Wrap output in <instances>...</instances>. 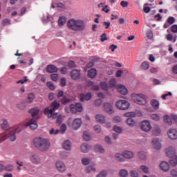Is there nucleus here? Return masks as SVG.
I'll use <instances>...</instances> for the list:
<instances>
[{"label": "nucleus", "instance_id": "3c124183", "mask_svg": "<svg viewBox=\"0 0 177 177\" xmlns=\"http://www.w3.org/2000/svg\"><path fill=\"white\" fill-rule=\"evenodd\" d=\"M151 119L153 120H160V116L157 115V113H152V115H151Z\"/></svg>", "mask_w": 177, "mask_h": 177}, {"label": "nucleus", "instance_id": "aec40b11", "mask_svg": "<svg viewBox=\"0 0 177 177\" xmlns=\"http://www.w3.org/2000/svg\"><path fill=\"white\" fill-rule=\"evenodd\" d=\"M97 75V71L95 68H91L88 71V77L89 78H95Z\"/></svg>", "mask_w": 177, "mask_h": 177}, {"label": "nucleus", "instance_id": "393cba45", "mask_svg": "<svg viewBox=\"0 0 177 177\" xmlns=\"http://www.w3.org/2000/svg\"><path fill=\"white\" fill-rule=\"evenodd\" d=\"M29 114H31L32 117L34 118L35 115L39 114V109L37 107L32 108L28 111Z\"/></svg>", "mask_w": 177, "mask_h": 177}, {"label": "nucleus", "instance_id": "49530a36", "mask_svg": "<svg viewBox=\"0 0 177 177\" xmlns=\"http://www.w3.org/2000/svg\"><path fill=\"white\" fill-rule=\"evenodd\" d=\"M66 129H67V127L66 126V124H63L60 127V129H59V131L60 133H64V132H66Z\"/></svg>", "mask_w": 177, "mask_h": 177}, {"label": "nucleus", "instance_id": "9d476101", "mask_svg": "<svg viewBox=\"0 0 177 177\" xmlns=\"http://www.w3.org/2000/svg\"><path fill=\"white\" fill-rule=\"evenodd\" d=\"M167 134L169 139H172V140L177 139V130L176 129H169L167 131Z\"/></svg>", "mask_w": 177, "mask_h": 177}, {"label": "nucleus", "instance_id": "1a4fd4ad", "mask_svg": "<svg viewBox=\"0 0 177 177\" xmlns=\"http://www.w3.org/2000/svg\"><path fill=\"white\" fill-rule=\"evenodd\" d=\"M57 97L61 98L60 101L62 104H67V97L64 95V92L60 90L58 93L57 94Z\"/></svg>", "mask_w": 177, "mask_h": 177}, {"label": "nucleus", "instance_id": "c9c22d12", "mask_svg": "<svg viewBox=\"0 0 177 177\" xmlns=\"http://www.w3.org/2000/svg\"><path fill=\"white\" fill-rule=\"evenodd\" d=\"M83 139L88 142V140H91V136L89 134L88 131H84L83 133Z\"/></svg>", "mask_w": 177, "mask_h": 177}, {"label": "nucleus", "instance_id": "e433bc0d", "mask_svg": "<svg viewBox=\"0 0 177 177\" xmlns=\"http://www.w3.org/2000/svg\"><path fill=\"white\" fill-rule=\"evenodd\" d=\"M119 175L120 177H128L129 173L127 169H120V171H119Z\"/></svg>", "mask_w": 177, "mask_h": 177}, {"label": "nucleus", "instance_id": "b1692460", "mask_svg": "<svg viewBox=\"0 0 177 177\" xmlns=\"http://www.w3.org/2000/svg\"><path fill=\"white\" fill-rule=\"evenodd\" d=\"M1 129L3 131H8L9 129V122L6 119L2 120V123L1 124Z\"/></svg>", "mask_w": 177, "mask_h": 177}, {"label": "nucleus", "instance_id": "c756f323", "mask_svg": "<svg viewBox=\"0 0 177 177\" xmlns=\"http://www.w3.org/2000/svg\"><path fill=\"white\" fill-rule=\"evenodd\" d=\"M66 21H67V18L64 16H61L59 17V19H58V26H64Z\"/></svg>", "mask_w": 177, "mask_h": 177}, {"label": "nucleus", "instance_id": "f257e3e1", "mask_svg": "<svg viewBox=\"0 0 177 177\" xmlns=\"http://www.w3.org/2000/svg\"><path fill=\"white\" fill-rule=\"evenodd\" d=\"M86 26L85 21L82 19H70L68 20V27L73 31H84Z\"/></svg>", "mask_w": 177, "mask_h": 177}, {"label": "nucleus", "instance_id": "cd10ccee", "mask_svg": "<svg viewBox=\"0 0 177 177\" xmlns=\"http://www.w3.org/2000/svg\"><path fill=\"white\" fill-rule=\"evenodd\" d=\"M30 158L33 164H39L41 162V158L38 156H31Z\"/></svg>", "mask_w": 177, "mask_h": 177}, {"label": "nucleus", "instance_id": "09e8293b", "mask_svg": "<svg viewBox=\"0 0 177 177\" xmlns=\"http://www.w3.org/2000/svg\"><path fill=\"white\" fill-rule=\"evenodd\" d=\"M117 82H116V80H115V78H112L111 80H110L109 81V85L111 88H113L114 86H115Z\"/></svg>", "mask_w": 177, "mask_h": 177}, {"label": "nucleus", "instance_id": "c03bdc74", "mask_svg": "<svg viewBox=\"0 0 177 177\" xmlns=\"http://www.w3.org/2000/svg\"><path fill=\"white\" fill-rule=\"evenodd\" d=\"M140 169L142 171V172H145V174H149V167H147V165H141Z\"/></svg>", "mask_w": 177, "mask_h": 177}, {"label": "nucleus", "instance_id": "f03ea898", "mask_svg": "<svg viewBox=\"0 0 177 177\" xmlns=\"http://www.w3.org/2000/svg\"><path fill=\"white\" fill-rule=\"evenodd\" d=\"M33 145L39 151H48L50 147V142L46 138L37 137L34 139Z\"/></svg>", "mask_w": 177, "mask_h": 177}, {"label": "nucleus", "instance_id": "4d7b16f0", "mask_svg": "<svg viewBox=\"0 0 177 177\" xmlns=\"http://www.w3.org/2000/svg\"><path fill=\"white\" fill-rule=\"evenodd\" d=\"M68 66L70 68H75L76 66V64L75 61L71 60L68 62Z\"/></svg>", "mask_w": 177, "mask_h": 177}, {"label": "nucleus", "instance_id": "5701e85b", "mask_svg": "<svg viewBox=\"0 0 177 177\" xmlns=\"http://www.w3.org/2000/svg\"><path fill=\"white\" fill-rule=\"evenodd\" d=\"M151 104L154 109H159L160 108V102L157 99H151Z\"/></svg>", "mask_w": 177, "mask_h": 177}, {"label": "nucleus", "instance_id": "680f3d73", "mask_svg": "<svg viewBox=\"0 0 177 177\" xmlns=\"http://www.w3.org/2000/svg\"><path fill=\"white\" fill-rule=\"evenodd\" d=\"M2 26H8V24H10V20L8 19H5L1 22Z\"/></svg>", "mask_w": 177, "mask_h": 177}, {"label": "nucleus", "instance_id": "dca6fc26", "mask_svg": "<svg viewBox=\"0 0 177 177\" xmlns=\"http://www.w3.org/2000/svg\"><path fill=\"white\" fill-rule=\"evenodd\" d=\"M46 71L47 73L52 74L53 73H57V71H59V69L57 68V67H56V66L50 64L47 66Z\"/></svg>", "mask_w": 177, "mask_h": 177}, {"label": "nucleus", "instance_id": "ddd939ff", "mask_svg": "<svg viewBox=\"0 0 177 177\" xmlns=\"http://www.w3.org/2000/svg\"><path fill=\"white\" fill-rule=\"evenodd\" d=\"M71 77L73 80H79V78H80V72L79 69H73L71 72Z\"/></svg>", "mask_w": 177, "mask_h": 177}, {"label": "nucleus", "instance_id": "37998d69", "mask_svg": "<svg viewBox=\"0 0 177 177\" xmlns=\"http://www.w3.org/2000/svg\"><path fill=\"white\" fill-rule=\"evenodd\" d=\"M141 68L142 69H149V62H147V61H144V62L141 64Z\"/></svg>", "mask_w": 177, "mask_h": 177}, {"label": "nucleus", "instance_id": "20e7f679", "mask_svg": "<svg viewBox=\"0 0 177 177\" xmlns=\"http://www.w3.org/2000/svg\"><path fill=\"white\" fill-rule=\"evenodd\" d=\"M129 106H130L129 102L124 99H121L120 100H118V102H116V107L118 109H120L122 111H125L126 109H129Z\"/></svg>", "mask_w": 177, "mask_h": 177}, {"label": "nucleus", "instance_id": "13d9d810", "mask_svg": "<svg viewBox=\"0 0 177 177\" xmlns=\"http://www.w3.org/2000/svg\"><path fill=\"white\" fill-rule=\"evenodd\" d=\"M111 23L110 21H104L103 26H104L105 28L109 30L111 27Z\"/></svg>", "mask_w": 177, "mask_h": 177}, {"label": "nucleus", "instance_id": "8fccbe9b", "mask_svg": "<svg viewBox=\"0 0 177 177\" xmlns=\"http://www.w3.org/2000/svg\"><path fill=\"white\" fill-rule=\"evenodd\" d=\"M60 133V130L59 129L55 130V129L53 128L51 129L49 132L50 135H57V133Z\"/></svg>", "mask_w": 177, "mask_h": 177}, {"label": "nucleus", "instance_id": "58836bf2", "mask_svg": "<svg viewBox=\"0 0 177 177\" xmlns=\"http://www.w3.org/2000/svg\"><path fill=\"white\" fill-rule=\"evenodd\" d=\"M57 113H55V111H50V115H48V118L55 120V118H57Z\"/></svg>", "mask_w": 177, "mask_h": 177}, {"label": "nucleus", "instance_id": "6e6d98bb", "mask_svg": "<svg viewBox=\"0 0 177 177\" xmlns=\"http://www.w3.org/2000/svg\"><path fill=\"white\" fill-rule=\"evenodd\" d=\"M147 36L149 39H151V38H153V31H151V30H148L147 32Z\"/></svg>", "mask_w": 177, "mask_h": 177}, {"label": "nucleus", "instance_id": "473e14b6", "mask_svg": "<svg viewBox=\"0 0 177 177\" xmlns=\"http://www.w3.org/2000/svg\"><path fill=\"white\" fill-rule=\"evenodd\" d=\"M81 150L83 153H88V151L90 150V147L88 145H87V143H83V145L81 146Z\"/></svg>", "mask_w": 177, "mask_h": 177}, {"label": "nucleus", "instance_id": "f8f14e48", "mask_svg": "<svg viewBox=\"0 0 177 177\" xmlns=\"http://www.w3.org/2000/svg\"><path fill=\"white\" fill-rule=\"evenodd\" d=\"M27 127H30V129L35 130L38 128V123L37 120H34V119H31L28 122L26 123Z\"/></svg>", "mask_w": 177, "mask_h": 177}, {"label": "nucleus", "instance_id": "864d4df0", "mask_svg": "<svg viewBox=\"0 0 177 177\" xmlns=\"http://www.w3.org/2000/svg\"><path fill=\"white\" fill-rule=\"evenodd\" d=\"M100 86L102 89H104L105 91H108L109 86L107 85L106 82H101Z\"/></svg>", "mask_w": 177, "mask_h": 177}, {"label": "nucleus", "instance_id": "bb28decb", "mask_svg": "<svg viewBox=\"0 0 177 177\" xmlns=\"http://www.w3.org/2000/svg\"><path fill=\"white\" fill-rule=\"evenodd\" d=\"M60 107V103L57 102V101H54L51 104V111H56Z\"/></svg>", "mask_w": 177, "mask_h": 177}, {"label": "nucleus", "instance_id": "4be33fe9", "mask_svg": "<svg viewBox=\"0 0 177 177\" xmlns=\"http://www.w3.org/2000/svg\"><path fill=\"white\" fill-rule=\"evenodd\" d=\"M117 89L120 93H122V95H127L128 91L124 85H118Z\"/></svg>", "mask_w": 177, "mask_h": 177}, {"label": "nucleus", "instance_id": "0eeeda50", "mask_svg": "<svg viewBox=\"0 0 177 177\" xmlns=\"http://www.w3.org/2000/svg\"><path fill=\"white\" fill-rule=\"evenodd\" d=\"M141 129L144 131H150L152 129V126L149 120H143L141 122Z\"/></svg>", "mask_w": 177, "mask_h": 177}, {"label": "nucleus", "instance_id": "5fc2aeb1", "mask_svg": "<svg viewBox=\"0 0 177 177\" xmlns=\"http://www.w3.org/2000/svg\"><path fill=\"white\" fill-rule=\"evenodd\" d=\"M113 121L114 122V123H120V122H122V118H120V116H115V118H113Z\"/></svg>", "mask_w": 177, "mask_h": 177}, {"label": "nucleus", "instance_id": "4468645a", "mask_svg": "<svg viewBox=\"0 0 177 177\" xmlns=\"http://www.w3.org/2000/svg\"><path fill=\"white\" fill-rule=\"evenodd\" d=\"M79 97L81 102H84V100H90V99L92 97V94L91 92L86 93V95H84V93H80Z\"/></svg>", "mask_w": 177, "mask_h": 177}, {"label": "nucleus", "instance_id": "f704fd0d", "mask_svg": "<svg viewBox=\"0 0 177 177\" xmlns=\"http://www.w3.org/2000/svg\"><path fill=\"white\" fill-rule=\"evenodd\" d=\"M95 119L97 122H100V123H105L106 122V118L102 115H97Z\"/></svg>", "mask_w": 177, "mask_h": 177}, {"label": "nucleus", "instance_id": "7ed1b4c3", "mask_svg": "<svg viewBox=\"0 0 177 177\" xmlns=\"http://www.w3.org/2000/svg\"><path fill=\"white\" fill-rule=\"evenodd\" d=\"M133 100L138 104H146L147 102V97L146 95H143V93H133L132 95Z\"/></svg>", "mask_w": 177, "mask_h": 177}, {"label": "nucleus", "instance_id": "2eb2a0df", "mask_svg": "<svg viewBox=\"0 0 177 177\" xmlns=\"http://www.w3.org/2000/svg\"><path fill=\"white\" fill-rule=\"evenodd\" d=\"M82 122V119L77 118V119H75L73 122V128L75 130H77V129H80V127H81Z\"/></svg>", "mask_w": 177, "mask_h": 177}, {"label": "nucleus", "instance_id": "bf43d9fd", "mask_svg": "<svg viewBox=\"0 0 177 177\" xmlns=\"http://www.w3.org/2000/svg\"><path fill=\"white\" fill-rule=\"evenodd\" d=\"M90 163V159L89 158H83L82 160V164H83V165H88V164Z\"/></svg>", "mask_w": 177, "mask_h": 177}, {"label": "nucleus", "instance_id": "338daca9", "mask_svg": "<svg viewBox=\"0 0 177 177\" xmlns=\"http://www.w3.org/2000/svg\"><path fill=\"white\" fill-rule=\"evenodd\" d=\"M106 175H107V171H101V173H100V174H98L97 177H106Z\"/></svg>", "mask_w": 177, "mask_h": 177}, {"label": "nucleus", "instance_id": "0e129e2a", "mask_svg": "<svg viewBox=\"0 0 177 177\" xmlns=\"http://www.w3.org/2000/svg\"><path fill=\"white\" fill-rule=\"evenodd\" d=\"M28 81V79H27V77H24V79L18 80L17 82V84H24V82H27Z\"/></svg>", "mask_w": 177, "mask_h": 177}, {"label": "nucleus", "instance_id": "a18cd8bd", "mask_svg": "<svg viewBox=\"0 0 177 177\" xmlns=\"http://www.w3.org/2000/svg\"><path fill=\"white\" fill-rule=\"evenodd\" d=\"M4 171H8V172H12V171H13V165H8L7 166H4Z\"/></svg>", "mask_w": 177, "mask_h": 177}, {"label": "nucleus", "instance_id": "e2e57ef3", "mask_svg": "<svg viewBox=\"0 0 177 177\" xmlns=\"http://www.w3.org/2000/svg\"><path fill=\"white\" fill-rule=\"evenodd\" d=\"M153 131L154 133V134H159L161 131L160 127H158V126L156 127L153 128Z\"/></svg>", "mask_w": 177, "mask_h": 177}, {"label": "nucleus", "instance_id": "a19ab883", "mask_svg": "<svg viewBox=\"0 0 177 177\" xmlns=\"http://www.w3.org/2000/svg\"><path fill=\"white\" fill-rule=\"evenodd\" d=\"M66 116H62V115H59L57 117V125H60L62 122H63V118H64Z\"/></svg>", "mask_w": 177, "mask_h": 177}, {"label": "nucleus", "instance_id": "7c9ffc66", "mask_svg": "<svg viewBox=\"0 0 177 177\" xmlns=\"http://www.w3.org/2000/svg\"><path fill=\"white\" fill-rule=\"evenodd\" d=\"M16 107L19 110H24L25 109H27L26 102H21L16 104Z\"/></svg>", "mask_w": 177, "mask_h": 177}, {"label": "nucleus", "instance_id": "f3484780", "mask_svg": "<svg viewBox=\"0 0 177 177\" xmlns=\"http://www.w3.org/2000/svg\"><path fill=\"white\" fill-rule=\"evenodd\" d=\"M105 5V6H104ZM98 8H102V12H105V13H109L110 12V8L109 6V4H106V1H104V3H100L97 5Z\"/></svg>", "mask_w": 177, "mask_h": 177}, {"label": "nucleus", "instance_id": "412c9836", "mask_svg": "<svg viewBox=\"0 0 177 177\" xmlns=\"http://www.w3.org/2000/svg\"><path fill=\"white\" fill-rule=\"evenodd\" d=\"M165 153L167 156H175L176 154V150L174 147H167L165 149Z\"/></svg>", "mask_w": 177, "mask_h": 177}, {"label": "nucleus", "instance_id": "4c0bfd02", "mask_svg": "<svg viewBox=\"0 0 177 177\" xmlns=\"http://www.w3.org/2000/svg\"><path fill=\"white\" fill-rule=\"evenodd\" d=\"M164 122H165V123H167V124H172L171 119L170 116H169L168 115H165L164 116Z\"/></svg>", "mask_w": 177, "mask_h": 177}, {"label": "nucleus", "instance_id": "de8ad7c7", "mask_svg": "<svg viewBox=\"0 0 177 177\" xmlns=\"http://www.w3.org/2000/svg\"><path fill=\"white\" fill-rule=\"evenodd\" d=\"M46 85L51 91H55V84L52 82H47Z\"/></svg>", "mask_w": 177, "mask_h": 177}, {"label": "nucleus", "instance_id": "79ce46f5", "mask_svg": "<svg viewBox=\"0 0 177 177\" xmlns=\"http://www.w3.org/2000/svg\"><path fill=\"white\" fill-rule=\"evenodd\" d=\"M50 78H51L52 81H54L55 82H56L57 81V80H59V74L53 73L50 75Z\"/></svg>", "mask_w": 177, "mask_h": 177}, {"label": "nucleus", "instance_id": "6e6552de", "mask_svg": "<svg viewBox=\"0 0 177 177\" xmlns=\"http://www.w3.org/2000/svg\"><path fill=\"white\" fill-rule=\"evenodd\" d=\"M151 143H152L153 148L156 149V150H160V149H161V147H162V145L160 142L159 138H158V137L153 138L151 140Z\"/></svg>", "mask_w": 177, "mask_h": 177}, {"label": "nucleus", "instance_id": "774afa93", "mask_svg": "<svg viewBox=\"0 0 177 177\" xmlns=\"http://www.w3.org/2000/svg\"><path fill=\"white\" fill-rule=\"evenodd\" d=\"M130 174L131 177H138V174L135 170H132V171L130 172Z\"/></svg>", "mask_w": 177, "mask_h": 177}, {"label": "nucleus", "instance_id": "39448f33", "mask_svg": "<svg viewBox=\"0 0 177 177\" xmlns=\"http://www.w3.org/2000/svg\"><path fill=\"white\" fill-rule=\"evenodd\" d=\"M124 116L128 118L127 120V123L129 126L131 127H133L136 124L135 120H133V118H135L136 113L134 112H128L127 113H124Z\"/></svg>", "mask_w": 177, "mask_h": 177}, {"label": "nucleus", "instance_id": "a211bd4d", "mask_svg": "<svg viewBox=\"0 0 177 177\" xmlns=\"http://www.w3.org/2000/svg\"><path fill=\"white\" fill-rule=\"evenodd\" d=\"M160 168L162 171H169L170 169V165L167 161H162L160 163Z\"/></svg>", "mask_w": 177, "mask_h": 177}, {"label": "nucleus", "instance_id": "423d86ee", "mask_svg": "<svg viewBox=\"0 0 177 177\" xmlns=\"http://www.w3.org/2000/svg\"><path fill=\"white\" fill-rule=\"evenodd\" d=\"M70 109L72 113H77V112H82V104H72V105L70 106Z\"/></svg>", "mask_w": 177, "mask_h": 177}, {"label": "nucleus", "instance_id": "c85d7f7f", "mask_svg": "<svg viewBox=\"0 0 177 177\" xmlns=\"http://www.w3.org/2000/svg\"><path fill=\"white\" fill-rule=\"evenodd\" d=\"M35 99V95L34 93H31L28 95L26 103L28 104L32 103L34 102V100Z\"/></svg>", "mask_w": 177, "mask_h": 177}, {"label": "nucleus", "instance_id": "6ab92c4d", "mask_svg": "<svg viewBox=\"0 0 177 177\" xmlns=\"http://www.w3.org/2000/svg\"><path fill=\"white\" fill-rule=\"evenodd\" d=\"M104 108L106 112H107L108 113H114V111L113 109L111 104H109V102H105V104H104Z\"/></svg>", "mask_w": 177, "mask_h": 177}, {"label": "nucleus", "instance_id": "052dcab7", "mask_svg": "<svg viewBox=\"0 0 177 177\" xmlns=\"http://www.w3.org/2000/svg\"><path fill=\"white\" fill-rule=\"evenodd\" d=\"M113 130L116 131L118 133H121V131H122V129L120 126H114Z\"/></svg>", "mask_w": 177, "mask_h": 177}, {"label": "nucleus", "instance_id": "72a5a7b5", "mask_svg": "<svg viewBox=\"0 0 177 177\" xmlns=\"http://www.w3.org/2000/svg\"><path fill=\"white\" fill-rule=\"evenodd\" d=\"M8 138H10L11 142L16 140V131H11L8 134Z\"/></svg>", "mask_w": 177, "mask_h": 177}, {"label": "nucleus", "instance_id": "a878e982", "mask_svg": "<svg viewBox=\"0 0 177 177\" xmlns=\"http://www.w3.org/2000/svg\"><path fill=\"white\" fill-rule=\"evenodd\" d=\"M133 156H115V158L118 160V161H120V162H123L125 161V160L127 158H132Z\"/></svg>", "mask_w": 177, "mask_h": 177}, {"label": "nucleus", "instance_id": "603ef678", "mask_svg": "<svg viewBox=\"0 0 177 177\" xmlns=\"http://www.w3.org/2000/svg\"><path fill=\"white\" fill-rule=\"evenodd\" d=\"M107 39V34L106 32H103L101 35L100 40L102 42L106 41Z\"/></svg>", "mask_w": 177, "mask_h": 177}, {"label": "nucleus", "instance_id": "9b49d317", "mask_svg": "<svg viewBox=\"0 0 177 177\" xmlns=\"http://www.w3.org/2000/svg\"><path fill=\"white\" fill-rule=\"evenodd\" d=\"M55 167L60 172H64V171H66V165H64V163H63V162H61V161L56 162Z\"/></svg>", "mask_w": 177, "mask_h": 177}, {"label": "nucleus", "instance_id": "ea45409f", "mask_svg": "<svg viewBox=\"0 0 177 177\" xmlns=\"http://www.w3.org/2000/svg\"><path fill=\"white\" fill-rule=\"evenodd\" d=\"M95 150L96 151H99L100 153H104L105 151L104 149L100 145H97L96 146H95Z\"/></svg>", "mask_w": 177, "mask_h": 177}, {"label": "nucleus", "instance_id": "2f4dec72", "mask_svg": "<svg viewBox=\"0 0 177 177\" xmlns=\"http://www.w3.org/2000/svg\"><path fill=\"white\" fill-rule=\"evenodd\" d=\"M169 164L173 167H176L177 165V156H172L170 158Z\"/></svg>", "mask_w": 177, "mask_h": 177}, {"label": "nucleus", "instance_id": "69168bd1", "mask_svg": "<svg viewBox=\"0 0 177 177\" xmlns=\"http://www.w3.org/2000/svg\"><path fill=\"white\" fill-rule=\"evenodd\" d=\"M171 31H172V32H177V24H173V26H171Z\"/></svg>", "mask_w": 177, "mask_h": 177}]
</instances>
